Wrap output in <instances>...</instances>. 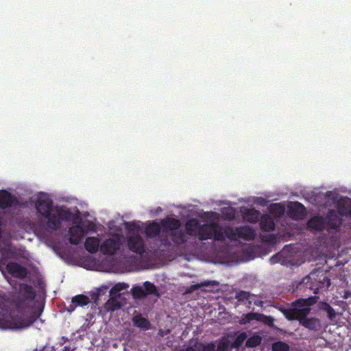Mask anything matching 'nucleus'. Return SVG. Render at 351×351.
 Returning <instances> with one entry per match:
<instances>
[{"label": "nucleus", "mask_w": 351, "mask_h": 351, "mask_svg": "<svg viewBox=\"0 0 351 351\" xmlns=\"http://www.w3.org/2000/svg\"><path fill=\"white\" fill-rule=\"evenodd\" d=\"M145 232L147 237H155L160 234L161 226L158 223L153 221L145 228Z\"/></svg>", "instance_id": "5701e85b"}, {"label": "nucleus", "mask_w": 351, "mask_h": 351, "mask_svg": "<svg viewBox=\"0 0 351 351\" xmlns=\"http://www.w3.org/2000/svg\"><path fill=\"white\" fill-rule=\"evenodd\" d=\"M261 314L256 313H248L244 315V317L240 321V324H245L252 320H261Z\"/></svg>", "instance_id": "c756f323"}, {"label": "nucleus", "mask_w": 351, "mask_h": 351, "mask_svg": "<svg viewBox=\"0 0 351 351\" xmlns=\"http://www.w3.org/2000/svg\"><path fill=\"white\" fill-rule=\"evenodd\" d=\"M265 323L267 325L271 326L274 324V318L270 316H266L265 315L261 314V320Z\"/></svg>", "instance_id": "58836bf2"}, {"label": "nucleus", "mask_w": 351, "mask_h": 351, "mask_svg": "<svg viewBox=\"0 0 351 351\" xmlns=\"http://www.w3.org/2000/svg\"><path fill=\"white\" fill-rule=\"evenodd\" d=\"M180 351H215V345L213 343L208 344L198 343L195 348L189 346Z\"/></svg>", "instance_id": "393cba45"}, {"label": "nucleus", "mask_w": 351, "mask_h": 351, "mask_svg": "<svg viewBox=\"0 0 351 351\" xmlns=\"http://www.w3.org/2000/svg\"><path fill=\"white\" fill-rule=\"evenodd\" d=\"M128 287V285L124 282L123 283H117L116 284L110 291V295H117V297H120V291L126 289Z\"/></svg>", "instance_id": "7c9ffc66"}, {"label": "nucleus", "mask_w": 351, "mask_h": 351, "mask_svg": "<svg viewBox=\"0 0 351 351\" xmlns=\"http://www.w3.org/2000/svg\"><path fill=\"white\" fill-rule=\"evenodd\" d=\"M161 224L163 229L174 232L180 228L181 222L178 219L167 218L161 221Z\"/></svg>", "instance_id": "412c9836"}, {"label": "nucleus", "mask_w": 351, "mask_h": 351, "mask_svg": "<svg viewBox=\"0 0 351 351\" xmlns=\"http://www.w3.org/2000/svg\"><path fill=\"white\" fill-rule=\"evenodd\" d=\"M272 351H289V346L282 341H278L272 345Z\"/></svg>", "instance_id": "c9c22d12"}, {"label": "nucleus", "mask_w": 351, "mask_h": 351, "mask_svg": "<svg viewBox=\"0 0 351 351\" xmlns=\"http://www.w3.org/2000/svg\"><path fill=\"white\" fill-rule=\"evenodd\" d=\"M290 215L297 219H302L306 213L305 207L299 202H295L294 204L289 207Z\"/></svg>", "instance_id": "4be33fe9"}, {"label": "nucleus", "mask_w": 351, "mask_h": 351, "mask_svg": "<svg viewBox=\"0 0 351 351\" xmlns=\"http://www.w3.org/2000/svg\"><path fill=\"white\" fill-rule=\"evenodd\" d=\"M170 235L174 243L180 245L183 244L187 241V237L181 230H176L171 232Z\"/></svg>", "instance_id": "a878e982"}, {"label": "nucleus", "mask_w": 351, "mask_h": 351, "mask_svg": "<svg viewBox=\"0 0 351 351\" xmlns=\"http://www.w3.org/2000/svg\"><path fill=\"white\" fill-rule=\"evenodd\" d=\"M90 226H92L94 228V225L92 223H90Z\"/></svg>", "instance_id": "8fccbe9b"}, {"label": "nucleus", "mask_w": 351, "mask_h": 351, "mask_svg": "<svg viewBox=\"0 0 351 351\" xmlns=\"http://www.w3.org/2000/svg\"><path fill=\"white\" fill-rule=\"evenodd\" d=\"M128 246L132 252L143 254L145 252V246L143 239L138 234L128 238Z\"/></svg>", "instance_id": "9d476101"}, {"label": "nucleus", "mask_w": 351, "mask_h": 351, "mask_svg": "<svg viewBox=\"0 0 351 351\" xmlns=\"http://www.w3.org/2000/svg\"><path fill=\"white\" fill-rule=\"evenodd\" d=\"M35 297L36 293L33 287L27 284H22L20 286L19 295L14 300L15 305L18 309H26L29 308Z\"/></svg>", "instance_id": "423d86ee"}, {"label": "nucleus", "mask_w": 351, "mask_h": 351, "mask_svg": "<svg viewBox=\"0 0 351 351\" xmlns=\"http://www.w3.org/2000/svg\"><path fill=\"white\" fill-rule=\"evenodd\" d=\"M220 230L223 237L222 241H224L226 238L230 241H236L237 238L243 239L246 241H252L256 236L254 230L248 226H239L235 229L229 226L225 227L221 226Z\"/></svg>", "instance_id": "20e7f679"}, {"label": "nucleus", "mask_w": 351, "mask_h": 351, "mask_svg": "<svg viewBox=\"0 0 351 351\" xmlns=\"http://www.w3.org/2000/svg\"><path fill=\"white\" fill-rule=\"evenodd\" d=\"M36 207L38 213L44 217L52 210V200L49 198L39 199L36 204Z\"/></svg>", "instance_id": "4468645a"}, {"label": "nucleus", "mask_w": 351, "mask_h": 351, "mask_svg": "<svg viewBox=\"0 0 351 351\" xmlns=\"http://www.w3.org/2000/svg\"><path fill=\"white\" fill-rule=\"evenodd\" d=\"M341 215L338 212L335 210H330L326 218V227L328 230H336L341 226L342 224V219L339 216Z\"/></svg>", "instance_id": "9b49d317"}, {"label": "nucleus", "mask_w": 351, "mask_h": 351, "mask_svg": "<svg viewBox=\"0 0 351 351\" xmlns=\"http://www.w3.org/2000/svg\"><path fill=\"white\" fill-rule=\"evenodd\" d=\"M319 307L321 310L327 312L330 308L331 306L328 302H321L319 304Z\"/></svg>", "instance_id": "ea45409f"}, {"label": "nucleus", "mask_w": 351, "mask_h": 351, "mask_svg": "<svg viewBox=\"0 0 351 351\" xmlns=\"http://www.w3.org/2000/svg\"><path fill=\"white\" fill-rule=\"evenodd\" d=\"M71 213L63 206L57 207L56 213L53 210L43 217L47 220V226L49 229L56 231L61 227L62 221H69L71 217Z\"/></svg>", "instance_id": "39448f33"}, {"label": "nucleus", "mask_w": 351, "mask_h": 351, "mask_svg": "<svg viewBox=\"0 0 351 351\" xmlns=\"http://www.w3.org/2000/svg\"><path fill=\"white\" fill-rule=\"evenodd\" d=\"M337 208L341 215L348 216L351 219V204L345 205L344 204L338 202Z\"/></svg>", "instance_id": "473e14b6"}, {"label": "nucleus", "mask_w": 351, "mask_h": 351, "mask_svg": "<svg viewBox=\"0 0 351 351\" xmlns=\"http://www.w3.org/2000/svg\"><path fill=\"white\" fill-rule=\"evenodd\" d=\"M260 227L262 230L265 232H271L275 230V223L273 218L267 214H264L261 216Z\"/></svg>", "instance_id": "f3484780"}, {"label": "nucleus", "mask_w": 351, "mask_h": 351, "mask_svg": "<svg viewBox=\"0 0 351 351\" xmlns=\"http://www.w3.org/2000/svg\"><path fill=\"white\" fill-rule=\"evenodd\" d=\"M144 290L148 295H159L156 287L152 282L146 281L143 283Z\"/></svg>", "instance_id": "2f4dec72"}, {"label": "nucleus", "mask_w": 351, "mask_h": 351, "mask_svg": "<svg viewBox=\"0 0 351 351\" xmlns=\"http://www.w3.org/2000/svg\"><path fill=\"white\" fill-rule=\"evenodd\" d=\"M110 298L105 304V308L107 311H114L119 309L123 304L117 300V295H110Z\"/></svg>", "instance_id": "b1692460"}, {"label": "nucleus", "mask_w": 351, "mask_h": 351, "mask_svg": "<svg viewBox=\"0 0 351 351\" xmlns=\"http://www.w3.org/2000/svg\"><path fill=\"white\" fill-rule=\"evenodd\" d=\"M269 262L271 265L276 264V263H281L282 265H284L285 263V260L283 256V254L281 252H278V253L276 254L275 255H273L269 258Z\"/></svg>", "instance_id": "e433bc0d"}, {"label": "nucleus", "mask_w": 351, "mask_h": 351, "mask_svg": "<svg viewBox=\"0 0 351 351\" xmlns=\"http://www.w3.org/2000/svg\"><path fill=\"white\" fill-rule=\"evenodd\" d=\"M62 339L63 341H67V338H65L64 337H62Z\"/></svg>", "instance_id": "09e8293b"}, {"label": "nucleus", "mask_w": 351, "mask_h": 351, "mask_svg": "<svg viewBox=\"0 0 351 351\" xmlns=\"http://www.w3.org/2000/svg\"><path fill=\"white\" fill-rule=\"evenodd\" d=\"M134 325L143 330H148L150 328L151 324L149 320L145 317H143L141 315L134 317Z\"/></svg>", "instance_id": "bb28decb"}, {"label": "nucleus", "mask_w": 351, "mask_h": 351, "mask_svg": "<svg viewBox=\"0 0 351 351\" xmlns=\"http://www.w3.org/2000/svg\"><path fill=\"white\" fill-rule=\"evenodd\" d=\"M62 351H73L69 346H65Z\"/></svg>", "instance_id": "49530a36"}, {"label": "nucleus", "mask_w": 351, "mask_h": 351, "mask_svg": "<svg viewBox=\"0 0 351 351\" xmlns=\"http://www.w3.org/2000/svg\"><path fill=\"white\" fill-rule=\"evenodd\" d=\"M307 226L315 230L322 231L326 228V218L323 216H315L311 218L308 222Z\"/></svg>", "instance_id": "2eb2a0df"}, {"label": "nucleus", "mask_w": 351, "mask_h": 351, "mask_svg": "<svg viewBox=\"0 0 351 351\" xmlns=\"http://www.w3.org/2000/svg\"><path fill=\"white\" fill-rule=\"evenodd\" d=\"M19 206L18 199L7 190H0V208L5 210Z\"/></svg>", "instance_id": "6e6552de"}, {"label": "nucleus", "mask_w": 351, "mask_h": 351, "mask_svg": "<svg viewBox=\"0 0 351 351\" xmlns=\"http://www.w3.org/2000/svg\"><path fill=\"white\" fill-rule=\"evenodd\" d=\"M300 324L309 330H317L321 327L320 320L315 317H305L300 322Z\"/></svg>", "instance_id": "dca6fc26"}, {"label": "nucleus", "mask_w": 351, "mask_h": 351, "mask_svg": "<svg viewBox=\"0 0 351 351\" xmlns=\"http://www.w3.org/2000/svg\"><path fill=\"white\" fill-rule=\"evenodd\" d=\"M221 226L217 223L200 224L197 219H191L185 223V230L188 235L197 236L199 241L214 239L217 241H222L223 237L221 234Z\"/></svg>", "instance_id": "f257e3e1"}, {"label": "nucleus", "mask_w": 351, "mask_h": 351, "mask_svg": "<svg viewBox=\"0 0 351 351\" xmlns=\"http://www.w3.org/2000/svg\"><path fill=\"white\" fill-rule=\"evenodd\" d=\"M100 240L97 237H90L86 239L84 247L90 254L96 253L100 249Z\"/></svg>", "instance_id": "a211bd4d"}, {"label": "nucleus", "mask_w": 351, "mask_h": 351, "mask_svg": "<svg viewBox=\"0 0 351 351\" xmlns=\"http://www.w3.org/2000/svg\"><path fill=\"white\" fill-rule=\"evenodd\" d=\"M6 269L14 278L23 279L27 275V269L15 262L8 263L6 265Z\"/></svg>", "instance_id": "f8f14e48"}, {"label": "nucleus", "mask_w": 351, "mask_h": 351, "mask_svg": "<svg viewBox=\"0 0 351 351\" xmlns=\"http://www.w3.org/2000/svg\"><path fill=\"white\" fill-rule=\"evenodd\" d=\"M90 302V299L87 295L80 294L72 298L71 304L66 307L69 313H72L77 306H86Z\"/></svg>", "instance_id": "ddd939ff"}, {"label": "nucleus", "mask_w": 351, "mask_h": 351, "mask_svg": "<svg viewBox=\"0 0 351 351\" xmlns=\"http://www.w3.org/2000/svg\"><path fill=\"white\" fill-rule=\"evenodd\" d=\"M272 210L279 213L284 212V208L279 204H274L271 206Z\"/></svg>", "instance_id": "a19ab883"}, {"label": "nucleus", "mask_w": 351, "mask_h": 351, "mask_svg": "<svg viewBox=\"0 0 351 351\" xmlns=\"http://www.w3.org/2000/svg\"><path fill=\"white\" fill-rule=\"evenodd\" d=\"M261 213L254 208H245L243 211V218L245 221L255 223L259 221Z\"/></svg>", "instance_id": "6ab92c4d"}, {"label": "nucleus", "mask_w": 351, "mask_h": 351, "mask_svg": "<svg viewBox=\"0 0 351 351\" xmlns=\"http://www.w3.org/2000/svg\"><path fill=\"white\" fill-rule=\"evenodd\" d=\"M85 234L82 222L73 225L68 230L69 241L73 245L79 244Z\"/></svg>", "instance_id": "1a4fd4ad"}, {"label": "nucleus", "mask_w": 351, "mask_h": 351, "mask_svg": "<svg viewBox=\"0 0 351 351\" xmlns=\"http://www.w3.org/2000/svg\"><path fill=\"white\" fill-rule=\"evenodd\" d=\"M126 228L128 229L129 231H132L133 229H136L138 230V227L136 226L134 223H128L126 225Z\"/></svg>", "instance_id": "37998d69"}, {"label": "nucleus", "mask_w": 351, "mask_h": 351, "mask_svg": "<svg viewBox=\"0 0 351 351\" xmlns=\"http://www.w3.org/2000/svg\"><path fill=\"white\" fill-rule=\"evenodd\" d=\"M120 238L105 239L100 245V252L104 255H114L121 248Z\"/></svg>", "instance_id": "0eeeda50"}, {"label": "nucleus", "mask_w": 351, "mask_h": 351, "mask_svg": "<svg viewBox=\"0 0 351 351\" xmlns=\"http://www.w3.org/2000/svg\"><path fill=\"white\" fill-rule=\"evenodd\" d=\"M33 351H47V348L46 346H45L40 350L34 349Z\"/></svg>", "instance_id": "de8ad7c7"}, {"label": "nucleus", "mask_w": 351, "mask_h": 351, "mask_svg": "<svg viewBox=\"0 0 351 351\" xmlns=\"http://www.w3.org/2000/svg\"><path fill=\"white\" fill-rule=\"evenodd\" d=\"M247 333L245 332H241L237 336L235 340L232 343V347L234 348H239L247 339Z\"/></svg>", "instance_id": "72a5a7b5"}, {"label": "nucleus", "mask_w": 351, "mask_h": 351, "mask_svg": "<svg viewBox=\"0 0 351 351\" xmlns=\"http://www.w3.org/2000/svg\"><path fill=\"white\" fill-rule=\"evenodd\" d=\"M250 296V292L245 291H239V292H237L236 293L235 298L239 302H245V301L248 300L247 304H248V305H250V304H252V301L249 300Z\"/></svg>", "instance_id": "f704fd0d"}, {"label": "nucleus", "mask_w": 351, "mask_h": 351, "mask_svg": "<svg viewBox=\"0 0 351 351\" xmlns=\"http://www.w3.org/2000/svg\"><path fill=\"white\" fill-rule=\"evenodd\" d=\"M132 293L134 299H143L147 296V293L140 286L133 287Z\"/></svg>", "instance_id": "c85d7f7f"}, {"label": "nucleus", "mask_w": 351, "mask_h": 351, "mask_svg": "<svg viewBox=\"0 0 351 351\" xmlns=\"http://www.w3.org/2000/svg\"><path fill=\"white\" fill-rule=\"evenodd\" d=\"M262 338L258 335H254L248 338L245 342V346L247 348H255L261 343Z\"/></svg>", "instance_id": "cd10ccee"}, {"label": "nucleus", "mask_w": 351, "mask_h": 351, "mask_svg": "<svg viewBox=\"0 0 351 351\" xmlns=\"http://www.w3.org/2000/svg\"><path fill=\"white\" fill-rule=\"evenodd\" d=\"M219 282L216 280H205L200 283L192 285L190 287H188L184 290V294H190L193 293L195 291L200 289L201 287H214L218 286Z\"/></svg>", "instance_id": "aec40b11"}, {"label": "nucleus", "mask_w": 351, "mask_h": 351, "mask_svg": "<svg viewBox=\"0 0 351 351\" xmlns=\"http://www.w3.org/2000/svg\"><path fill=\"white\" fill-rule=\"evenodd\" d=\"M39 317L34 313L28 317L23 315H2L0 314V328L3 329H24L31 326Z\"/></svg>", "instance_id": "7ed1b4c3"}, {"label": "nucleus", "mask_w": 351, "mask_h": 351, "mask_svg": "<svg viewBox=\"0 0 351 351\" xmlns=\"http://www.w3.org/2000/svg\"><path fill=\"white\" fill-rule=\"evenodd\" d=\"M350 293L349 291H345L343 298L348 299L350 296Z\"/></svg>", "instance_id": "a18cd8bd"}, {"label": "nucleus", "mask_w": 351, "mask_h": 351, "mask_svg": "<svg viewBox=\"0 0 351 351\" xmlns=\"http://www.w3.org/2000/svg\"><path fill=\"white\" fill-rule=\"evenodd\" d=\"M225 349H226V346L224 344L219 345V347H218V350L219 351H224Z\"/></svg>", "instance_id": "c03bdc74"}, {"label": "nucleus", "mask_w": 351, "mask_h": 351, "mask_svg": "<svg viewBox=\"0 0 351 351\" xmlns=\"http://www.w3.org/2000/svg\"><path fill=\"white\" fill-rule=\"evenodd\" d=\"M320 283L322 284V285H319V287L315 289V293H317V290L319 288L326 287V289H328L330 285V280L327 277H324L323 282H320Z\"/></svg>", "instance_id": "4c0bfd02"}, {"label": "nucleus", "mask_w": 351, "mask_h": 351, "mask_svg": "<svg viewBox=\"0 0 351 351\" xmlns=\"http://www.w3.org/2000/svg\"><path fill=\"white\" fill-rule=\"evenodd\" d=\"M318 299L319 297L317 295L306 298H299L292 302L290 307L281 308L280 311L288 320L300 322L310 314L311 307L318 302Z\"/></svg>", "instance_id": "f03ea898"}, {"label": "nucleus", "mask_w": 351, "mask_h": 351, "mask_svg": "<svg viewBox=\"0 0 351 351\" xmlns=\"http://www.w3.org/2000/svg\"><path fill=\"white\" fill-rule=\"evenodd\" d=\"M328 317L330 320H332L336 317V313L334 308L331 306L330 308L327 311Z\"/></svg>", "instance_id": "79ce46f5"}]
</instances>
